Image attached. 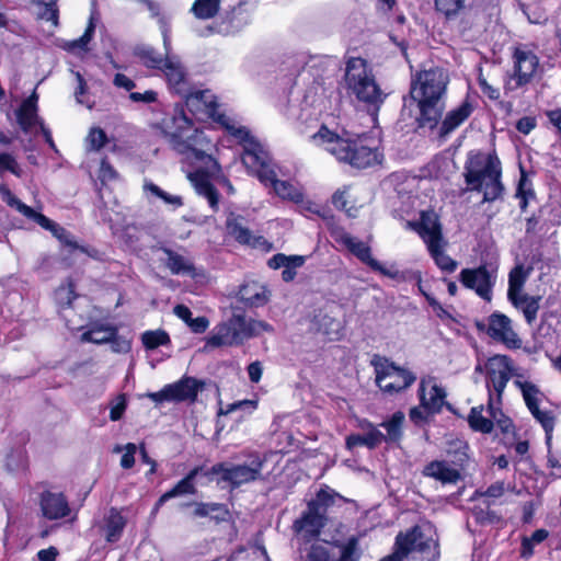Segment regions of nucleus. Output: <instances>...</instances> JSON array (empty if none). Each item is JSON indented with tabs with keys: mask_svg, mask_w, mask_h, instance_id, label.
I'll use <instances>...</instances> for the list:
<instances>
[{
	"mask_svg": "<svg viewBox=\"0 0 561 561\" xmlns=\"http://www.w3.org/2000/svg\"><path fill=\"white\" fill-rule=\"evenodd\" d=\"M163 127L170 138L172 148L184 156L193 167L187 171V179L198 195L204 196L214 211L218 210L219 193L213 181L221 175L219 163L207 153L211 142L193 126L182 107H175L171 117L163 119Z\"/></svg>",
	"mask_w": 561,
	"mask_h": 561,
	"instance_id": "f257e3e1",
	"label": "nucleus"
},
{
	"mask_svg": "<svg viewBox=\"0 0 561 561\" xmlns=\"http://www.w3.org/2000/svg\"><path fill=\"white\" fill-rule=\"evenodd\" d=\"M449 77L446 70L433 67L419 71L412 79L411 98L417 103L420 122L433 128L445 108V95Z\"/></svg>",
	"mask_w": 561,
	"mask_h": 561,
	"instance_id": "f03ea898",
	"label": "nucleus"
},
{
	"mask_svg": "<svg viewBox=\"0 0 561 561\" xmlns=\"http://www.w3.org/2000/svg\"><path fill=\"white\" fill-rule=\"evenodd\" d=\"M463 169L466 184L471 191L482 192L483 202H493L502 195V168L495 153L470 151Z\"/></svg>",
	"mask_w": 561,
	"mask_h": 561,
	"instance_id": "7ed1b4c3",
	"label": "nucleus"
},
{
	"mask_svg": "<svg viewBox=\"0 0 561 561\" xmlns=\"http://www.w3.org/2000/svg\"><path fill=\"white\" fill-rule=\"evenodd\" d=\"M312 140L339 161L358 169L368 168L381 161V153L377 149L365 146L359 140H351L345 137V134L337 135L325 126L312 136Z\"/></svg>",
	"mask_w": 561,
	"mask_h": 561,
	"instance_id": "20e7f679",
	"label": "nucleus"
},
{
	"mask_svg": "<svg viewBox=\"0 0 561 561\" xmlns=\"http://www.w3.org/2000/svg\"><path fill=\"white\" fill-rule=\"evenodd\" d=\"M248 158H251L253 174L264 186H271L282 199L300 203L304 199L302 188L289 181L278 179L277 167L273 163L263 145L248 133Z\"/></svg>",
	"mask_w": 561,
	"mask_h": 561,
	"instance_id": "39448f33",
	"label": "nucleus"
},
{
	"mask_svg": "<svg viewBox=\"0 0 561 561\" xmlns=\"http://www.w3.org/2000/svg\"><path fill=\"white\" fill-rule=\"evenodd\" d=\"M345 85L347 90L360 102L379 106L383 103L386 94L382 92L368 62L359 57H352L346 61Z\"/></svg>",
	"mask_w": 561,
	"mask_h": 561,
	"instance_id": "423d86ee",
	"label": "nucleus"
},
{
	"mask_svg": "<svg viewBox=\"0 0 561 561\" xmlns=\"http://www.w3.org/2000/svg\"><path fill=\"white\" fill-rule=\"evenodd\" d=\"M245 335V312L242 307L233 306L231 318L218 324L207 337L204 351L226 345L240 344Z\"/></svg>",
	"mask_w": 561,
	"mask_h": 561,
	"instance_id": "0eeeda50",
	"label": "nucleus"
},
{
	"mask_svg": "<svg viewBox=\"0 0 561 561\" xmlns=\"http://www.w3.org/2000/svg\"><path fill=\"white\" fill-rule=\"evenodd\" d=\"M161 33L163 38V47L165 50V62L163 64L160 70L163 71L169 85L176 92L184 94L187 92V82H186V70L179 57L175 55H171V30L170 26L164 22L161 18Z\"/></svg>",
	"mask_w": 561,
	"mask_h": 561,
	"instance_id": "6e6552de",
	"label": "nucleus"
},
{
	"mask_svg": "<svg viewBox=\"0 0 561 561\" xmlns=\"http://www.w3.org/2000/svg\"><path fill=\"white\" fill-rule=\"evenodd\" d=\"M514 73L507 82L511 90L518 89L534 78L539 69L537 55L526 46H518L514 51Z\"/></svg>",
	"mask_w": 561,
	"mask_h": 561,
	"instance_id": "1a4fd4ad",
	"label": "nucleus"
},
{
	"mask_svg": "<svg viewBox=\"0 0 561 561\" xmlns=\"http://www.w3.org/2000/svg\"><path fill=\"white\" fill-rule=\"evenodd\" d=\"M496 277V270H490L485 265L476 268H463L459 274L460 283L486 301L492 299V289Z\"/></svg>",
	"mask_w": 561,
	"mask_h": 561,
	"instance_id": "9d476101",
	"label": "nucleus"
},
{
	"mask_svg": "<svg viewBox=\"0 0 561 561\" xmlns=\"http://www.w3.org/2000/svg\"><path fill=\"white\" fill-rule=\"evenodd\" d=\"M394 546L404 552L405 558L411 552L426 553L427 559L437 554L436 541L419 526L407 533H399Z\"/></svg>",
	"mask_w": 561,
	"mask_h": 561,
	"instance_id": "9b49d317",
	"label": "nucleus"
},
{
	"mask_svg": "<svg viewBox=\"0 0 561 561\" xmlns=\"http://www.w3.org/2000/svg\"><path fill=\"white\" fill-rule=\"evenodd\" d=\"M204 477L208 482L215 481L221 489H234L245 481V466L216 463L209 469L204 468Z\"/></svg>",
	"mask_w": 561,
	"mask_h": 561,
	"instance_id": "f8f14e48",
	"label": "nucleus"
},
{
	"mask_svg": "<svg viewBox=\"0 0 561 561\" xmlns=\"http://www.w3.org/2000/svg\"><path fill=\"white\" fill-rule=\"evenodd\" d=\"M370 365L374 367L377 383L391 377H397V381L402 382L403 386H411L416 381V375L412 370L396 365L386 356L375 354Z\"/></svg>",
	"mask_w": 561,
	"mask_h": 561,
	"instance_id": "ddd939ff",
	"label": "nucleus"
},
{
	"mask_svg": "<svg viewBox=\"0 0 561 561\" xmlns=\"http://www.w3.org/2000/svg\"><path fill=\"white\" fill-rule=\"evenodd\" d=\"M488 334L510 348L522 346V340L515 332L512 320L503 313H493L489 317Z\"/></svg>",
	"mask_w": 561,
	"mask_h": 561,
	"instance_id": "4468645a",
	"label": "nucleus"
},
{
	"mask_svg": "<svg viewBox=\"0 0 561 561\" xmlns=\"http://www.w3.org/2000/svg\"><path fill=\"white\" fill-rule=\"evenodd\" d=\"M324 520V510L320 508L319 503H308L307 511L294 523L293 528L309 541L319 536Z\"/></svg>",
	"mask_w": 561,
	"mask_h": 561,
	"instance_id": "2eb2a0df",
	"label": "nucleus"
},
{
	"mask_svg": "<svg viewBox=\"0 0 561 561\" xmlns=\"http://www.w3.org/2000/svg\"><path fill=\"white\" fill-rule=\"evenodd\" d=\"M335 241L347 248L350 252H352L356 257H358L374 271H378L379 273L390 277L396 276V273H391L390 271L386 270L377 260L371 256L370 248L365 242L344 231L336 233Z\"/></svg>",
	"mask_w": 561,
	"mask_h": 561,
	"instance_id": "dca6fc26",
	"label": "nucleus"
},
{
	"mask_svg": "<svg viewBox=\"0 0 561 561\" xmlns=\"http://www.w3.org/2000/svg\"><path fill=\"white\" fill-rule=\"evenodd\" d=\"M15 115L19 126L25 134L32 133L35 127H41L44 124L38 116V94L36 90L21 103Z\"/></svg>",
	"mask_w": 561,
	"mask_h": 561,
	"instance_id": "f3484780",
	"label": "nucleus"
},
{
	"mask_svg": "<svg viewBox=\"0 0 561 561\" xmlns=\"http://www.w3.org/2000/svg\"><path fill=\"white\" fill-rule=\"evenodd\" d=\"M523 397L527 404V408L535 416V419L542 425L547 434V444L550 445L552 438V431L554 427V417L549 411L541 410L539 407L540 392L538 388H522Z\"/></svg>",
	"mask_w": 561,
	"mask_h": 561,
	"instance_id": "a211bd4d",
	"label": "nucleus"
},
{
	"mask_svg": "<svg viewBox=\"0 0 561 561\" xmlns=\"http://www.w3.org/2000/svg\"><path fill=\"white\" fill-rule=\"evenodd\" d=\"M488 382L492 386H505L513 374L508 357L495 355L488 359L484 365Z\"/></svg>",
	"mask_w": 561,
	"mask_h": 561,
	"instance_id": "6ab92c4d",
	"label": "nucleus"
},
{
	"mask_svg": "<svg viewBox=\"0 0 561 561\" xmlns=\"http://www.w3.org/2000/svg\"><path fill=\"white\" fill-rule=\"evenodd\" d=\"M413 227L424 240L427 248L443 241L438 217L433 211L422 213L420 222L415 224Z\"/></svg>",
	"mask_w": 561,
	"mask_h": 561,
	"instance_id": "aec40b11",
	"label": "nucleus"
},
{
	"mask_svg": "<svg viewBox=\"0 0 561 561\" xmlns=\"http://www.w3.org/2000/svg\"><path fill=\"white\" fill-rule=\"evenodd\" d=\"M422 473L424 477L432 478L443 484H456L461 479L459 470L444 460L428 462L423 468Z\"/></svg>",
	"mask_w": 561,
	"mask_h": 561,
	"instance_id": "412c9836",
	"label": "nucleus"
},
{
	"mask_svg": "<svg viewBox=\"0 0 561 561\" xmlns=\"http://www.w3.org/2000/svg\"><path fill=\"white\" fill-rule=\"evenodd\" d=\"M186 105L191 111H203L210 118L219 112L216 95L209 90H197L186 94Z\"/></svg>",
	"mask_w": 561,
	"mask_h": 561,
	"instance_id": "4be33fe9",
	"label": "nucleus"
},
{
	"mask_svg": "<svg viewBox=\"0 0 561 561\" xmlns=\"http://www.w3.org/2000/svg\"><path fill=\"white\" fill-rule=\"evenodd\" d=\"M41 507L44 516L48 519H59L70 513L68 501L61 493H43Z\"/></svg>",
	"mask_w": 561,
	"mask_h": 561,
	"instance_id": "5701e85b",
	"label": "nucleus"
},
{
	"mask_svg": "<svg viewBox=\"0 0 561 561\" xmlns=\"http://www.w3.org/2000/svg\"><path fill=\"white\" fill-rule=\"evenodd\" d=\"M198 388H162L157 392H148L146 397L157 403L194 401Z\"/></svg>",
	"mask_w": 561,
	"mask_h": 561,
	"instance_id": "b1692460",
	"label": "nucleus"
},
{
	"mask_svg": "<svg viewBox=\"0 0 561 561\" xmlns=\"http://www.w3.org/2000/svg\"><path fill=\"white\" fill-rule=\"evenodd\" d=\"M199 474L204 476V467H196L193 470H191L186 474V477H184L182 480H180L171 490L165 492L159 499L157 506H160L168 500L176 497V496L186 495V494H195L196 489H195L193 481Z\"/></svg>",
	"mask_w": 561,
	"mask_h": 561,
	"instance_id": "393cba45",
	"label": "nucleus"
},
{
	"mask_svg": "<svg viewBox=\"0 0 561 561\" xmlns=\"http://www.w3.org/2000/svg\"><path fill=\"white\" fill-rule=\"evenodd\" d=\"M35 222L38 224L42 228L49 230L55 238H57L61 243L78 249L83 253H87L88 255L92 256L93 254L85 249L84 247H80L77 244V242L73 240V237L70 232H68L65 228L59 226L58 224L54 222L43 214H38L36 216Z\"/></svg>",
	"mask_w": 561,
	"mask_h": 561,
	"instance_id": "a878e982",
	"label": "nucleus"
},
{
	"mask_svg": "<svg viewBox=\"0 0 561 561\" xmlns=\"http://www.w3.org/2000/svg\"><path fill=\"white\" fill-rule=\"evenodd\" d=\"M368 432L364 435L353 434L346 437V447L353 449L357 446H366L369 449H374L383 442V433H381L377 426L373 423H367Z\"/></svg>",
	"mask_w": 561,
	"mask_h": 561,
	"instance_id": "bb28decb",
	"label": "nucleus"
},
{
	"mask_svg": "<svg viewBox=\"0 0 561 561\" xmlns=\"http://www.w3.org/2000/svg\"><path fill=\"white\" fill-rule=\"evenodd\" d=\"M167 255L165 265L174 275H194V264L185 256L170 250L163 249Z\"/></svg>",
	"mask_w": 561,
	"mask_h": 561,
	"instance_id": "cd10ccee",
	"label": "nucleus"
},
{
	"mask_svg": "<svg viewBox=\"0 0 561 561\" xmlns=\"http://www.w3.org/2000/svg\"><path fill=\"white\" fill-rule=\"evenodd\" d=\"M421 403L427 413L439 412L445 404L446 392L444 388H421Z\"/></svg>",
	"mask_w": 561,
	"mask_h": 561,
	"instance_id": "c85d7f7f",
	"label": "nucleus"
},
{
	"mask_svg": "<svg viewBox=\"0 0 561 561\" xmlns=\"http://www.w3.org/2000/svg\"><path fill=\"white\" fill-rule=\"evenodd\" d=\"M125 525L124 516L116 508H111L104 526L106 541L116 542L121 538Z\"/></svg>",
	"mask_w": 561,
	"mask_h": 561,
	"instance_id": "c756f323",
	"label": "nucleus"
},
{
	"mask_svg": "<svg viewBox=\"0 0 561 561\" xmlns=\"http://www.w3.org/2000/svg\"><path fill=\"white\" fill-rule=\"evenodd\" d=\"M472 106L468 102H463L455 110L450 111L442 124V131L448 134L460 126L471 114Z\"/></svg>",
	"mask_w": 561,
	"mask_h": 561,
	"instance_id": "7c9ffc66",
	"label": "nucleus"
},
{
	"mask_svg": "<svg viewBox=\"0 0 561 561\" xmlns=\"http://www.w3.org/2000/svg\"><path fill=\"white\" fill-rule=\"evenodd\" d=\"M539 297L528 296L526 294L518 295L510 299V301L519 310H522L526 321L530 324L537 318L539 310Z\"/></svg>",
	"mask_w": 561,
	"mask_h": 561,
	"instance_id": "2f4dec72",
	"label": "nucleus"
},
{
	"mask_svg": "<svg viewBox=\"0 0 561 561\" xmlns=\"http://www.w3.org/2000/svg\"><path fill=\"white\" fill-rule=\"evenodd\" d=\"M404 413L396 412L388 421H383L380 426L387 434H383V442L388 444L398 443L402 437V425L404 422Z\"/></svg>",
	"mask_w": 561,
	"mask_h": 561,
	"instance_id": "473e14b6",
	"label": "nucleus"
},
{
	"mask_svg": "<svg viewBox=\"0 0 561 561\" xmlns=\"http://www.w3.org/2000/svg\"><path fill=\"white\" fill-rule=\"evenodd\" d=\"M220 2L221 0H195L191 12L199 20H209L218 14Z\"/></svg>",
	"mask_w": 561,
	"mask_h": 561,
	"instance_id": "72a5a7b5",
	"label": "nucleus"
},
{
	"mask_svg": "<svg viewBox=\"0 0 561 561\" xmlns=\"http://www.w3.org/2000/svg\"><path fill=\"white\" fill-rule=\"evenodd\" d=\"M211 119L220 124L238 142L245 141V130L228 114L219 111Z\"/></svg>",
	"mask_w": 561,
	"mask_h": 561,
	"instance_id": "f704fd0d",
	"label": "nucleus"
},
{
	"mask_svg": "<svg viewBox=\"0 0 561 561\" xmlns=\"http://www.w3.org/2000/svg\"><path fill=\"white\" fill-rule=\"evenodd\" d=\"M116 334V329L110 325H94L82 334V341L96 344L110 342Z\"/></svg>",
	"mask_w": 561,
	"mask_h": 561,
	"instance_id": "c9c22d12",
	"label": "nucleus"
},
{
	"mask_svg": "<svg viewBox=\"0 0 561 561\" xmlns=\"http://www.w3.org/2000/svg\"><path fill=\"white\" fill-rule=\"evenodd\" d=\"M527 279V273L523 265L514 267L508 275V299L524 294L523 287Z\"/></svg>",
	"mask_w": 561,
	"mask_h": 561,
	"instance_id": "e433bc0d",
	"label": "nucleus"
},
{
	"mask_svg": "<svg viewBox=\"0 0 561 561\" xmlns=\"http://www.w3.org/2000/svg\"><path fill=\"white\" fill-rule=\"evenodd\" d=\"M482 412V405L472 408L468 415V423L473 431L488 434L493 430V421L485 417Z\"/></svg>",
	"mask_w": 561,
	"mask_h": 561,
	"instance_id": "4c0bfd02",
	"label": "nucleus"
},
{
	"mask_svg": "<svg viewBox=\"0 0 561 561\" xmlns=\"http://www.w3.org/2000/svg\"><path fill=\"white\" fill-rule=\"evenodd\" d=\"M135 54L148 68L161 69L165 62V57L163 58L150 46H138L135 50Z\"/></svg>",
	"mask_w": 561,
	"mask_h": 561,
	"instance_id": "58836bf2",
	"label": "nucleus"
},
{
	"mask_svg": "<svg viewBox=\"0 0 561 561\" xmlns=\"http://www.w3.org/2000/svg\"><path fill=\"white\" fill-rule=\"evenodd\" d=\"M0 193L2 199L11 207H14L19 213H21L26 218L35 221L36 216L39 213L35 211L32 207L22 203L11 191L4 186L0 187Z\"/></svg>",
	"mask_w": 561,
	"mask_h": 561,
	"instance_id": "ea45409f",
	"label": "nucleus"
},
{
	"mask_svg": "<svg viewBox=\"0 0 561 561\" xmlns=\"http://www.w3.org/2000/svg\"><path fill=\"white\" fill-rule=\"evenodd\" d=\"M248 307H262L270 301L271 291L265 285L252 283L248 285Z\"/></svg>",
	"mask_w": 561,
	"mask_h": 561,
	"instance_id": "a19ab883",
	"label": "nucleus"
},
{
	"mask_svg": "<svg viewBox=\"0 0 561 561\" xmlns=\"http://www.w3.org/2000/svg\"><path fill=\"white\" fill-rule=\"evenodd\" d=\"M351 187L344 186L333 194L332 203L336 208L343 209L347 213L348 216L354 217L356 216L357 208L351 201Z\"/></svg>",
	"mask_w": 561,
	"mask_h": 561,
	"instance_id": "79ce46f5",
	"label": "nucleus"
},
{
	"mask_svg": "<svg viewBox=\"0 0 561 561\" xmlns=\"http://www.w3.org/2000/svg\"><path fill=\"white\" fill-rule=\"evenodd\" d=\"M141 342L146 350H156L170 343L169 334L163 330H149L141 334Z\"/></svg>",
	"mask_w": 561,
	"mask_h": 561,
	"instance_id": "37998d69",
	"label": "nucleus"
},
{
	"mask_svg": "<svg viewBox=\"0 0 561 561\" xmlns=\"http://www.w3.org/2000/svg\"><path fill=\"white\" fill-rule=\"evenodd\" d=\"M437 266L445 272H454L457 262L447 255L443 249V243L431 245L427 248Z\"/></svg>",
	"mask_w": 561,
	"mask_h": 561,
	"instance_id": "c03bdc74",
	"label": "nucleus"
},
{
	"mask_svg": "<svg viewBox=\"0 0 561 561\" xmlns=\"http://www.w3.org/2000/svg\"><path fill=\"white\" fill-rule=\"evenodd\" d=\"M94 30H95V25H94L92 19H90L89 24H88L83 35L80 36L77 39L67 42L65 44L64 48L66 50H68V51H71V53H81V51L85 53V51H88V44L92 39V36L94 34Z\"/></svg>",
	"mask_w": 561,
	"mask_h": 561,
	"instance_id": "a18cd8bd",
	"label": "nucleus"
},
{
	"mask_svg": "<svg viewBox=\"0 0 561 561\" xmlns=\"http://www.w3.org/2000/svg\"><path fill=\"white\" fill-rule=\"evenodd\" d=\"M144 191L153 195L154 197L162 199L165 204H169L174 208H179L183 205V199L181 196L171 195L150 181H145Z\"/></svg>",
	"mask_w": 561,
	"mask_h": 561,
	"instance_id": "49530a36",
	"label": "nucleus"
},
{
	"mask_svg": "<svg viewBox=\"0 0 561 561\" xmlns=\"http://www.w3.org/2000/svg\"><path fill=\"white\" fill-rule=\"evenodd\" d=\"M227 232L241 244H245L244 218L241 215L230 214L227 218Z\"/></svg>",
	"mask_w": 561,
	"mask_h": 561,
	"instance_id": "de8ad7c7",
	"label": "nucleus"
},
{
	"mask_svg": "<svg viewBox=\"0 0 561 561\" xmlns=\"http://www.w3.org/2000/svg\"><path fill=\"white\" fill-rule=\"evenodd\" d=\"M305 262L306 257L302 255H286L283 253H278L268 260L267 265L273 270H277L280 267H285L288 264H291L294 266H302Z\"/></svg>",
	"mask_w": 561,
	"mask_h": 561,
	"instance_id": "09e8293b",
	"label": "nucleus"
},
{
	"mask_svg": "<svg viewBox=\"0 0 561 561\" xmlns=\"http://www.w3.org/2000/svg\"><path fill=\"white\" fill-rule=\"evenodd\" d=\"M137 446L133 443H128L125 446H115L114 453H123L121 458V467L124 469H130L135 465V454Z\"/></svg>",
	"mask_w": 561,
	"mask_h": 561,
	"instance_id": "8fccbe9b",
	"label": "nucleus"
},
{
	"mask_svg": "<svg viewBox=\"0 0 561 561\" xmlns=\"http://www.w3.org/2000/svg\"><path fill=\"white\" fill-rule=\"evenodd\" d=\"M489 413L504 434L514 433V425L512 420L505 416L500 410L494 409L492 403H489Z\"/></svg>",
	"mask_w": 561,
	"mask_h": 561,
	"instance_id": "3c124183",
	"label": "nucleus"
},
{
	"mask_svg": "<svg viewBox=\"0 0 561 561\" xmlns=\"http://www.w3.org/2000/svg\"><path fill=\"white\" fill-rule=\"evenodd\" d=\"M225 513L224 505L218 503H197L194 510L195 517H206L216 514L215 517L218 518L220 514Z\"/></svg>",
	"mask_w": 561,
	"mask_h": 561,
	"instance_id": "603ef678",
	"label": "nucleus"
},
{
	"mask_svg": "<svg viewBox=\"0 0 561 561\" xmlns=\"http://www.w3.org/2000/svg\"><path fill=\"white\" fill-rule=\"evenodd\" d=\"M107 140L106 134L101 128H92L87 136V147L89 150L99 151Z\"/></svg>",
	"mask_w": 561,
	"mask_h": 561,
	"instance_id": "864d4df0",
	"label": "nucleus"
},
{
	"mask_svg": "<svg viewBox=\"0 0 561 561\" xmlns=\"http://www.w3.org/2000/svg\"><path fill=\"white\" fill-rule=\"evenodd\" d=\"M548 537V531L545 529H537L531 537L523 539V557H529L533 553L534 545L542 542Z\"/></svg>",
	"mask_w": 561,
	"mask_h": 561,
	"instance_id": "5fc2aeb1",
	"label": "nucleus"
},
{
	"mask_svg": "<svg viewBox=\"0 0 561 561\" xmlns=\"http://www.w3.org/2000/svg\"><path fill=\"white\" fill-rule=\"evenodd\" d=\"M436 9L445 15L458 13L465 5V0H435Z\"/></svg>",
	"mask_w": 561,
	"mask_h": 561,
	"instance_id": "6e6d98bb",
	"label": "nucleus"
},
{
	"mask_svg": "<svg viewBox=\"0 0 561 561\" xmlns=\"http://www.w3.org/2000/svg\"><path fill=\"white\" fill-rule=\"evenodd\" d=\"M127 407L125 394H118L110 403V419L118 421L122 419Z\"/></svg>",
	"mask_w": 561,
	"mask_h": 561,
	"instance_id": "4d7b16f0",
	"label": "nucleus"
},
{
	"mask_svg": "<svg viewBox=\"0 0 561 561\" xmlns=\"http://www.w3.org/2000/svg\"><path fill=\"white\" fill-rule=\"evenodd\" d=\"M9 171L16 176H21V169L15 158L10 153H0V174Z\"/></svg>",
	"mask_w": 561,
	"mask_h": 561,
	"instance_id": "13d9d810",
	"label": "nucleus"
},
{
	"mask_svg": "<svg viewBox=\"0 0 561 561\" xmlns=\"http://www.w3.org/2000/svg\"><path fill=\"white\" fill-rule=\"evenodd\" d=\"M358 540L355 537H352L347 540V542L343 546L341 557L339 561H358L357 553Z\"/></svg>",
	"mask_w": 561,
	"mask_h": 561,
	"instance_id": "bf43d9fd",
	"label": "nucleus"
},
{
	"mask_svg": "<svg viewBox=\"0 0 561 561\" xmlns=\"http://www.w3.org/2000/svg\"><path fill=\"white\" fill-rule=\"evenodd\" d=\"M263 466L264 462L257 455L248 456V482L260 478V471Z\"/></svg>",
	"mask_w": 561,
	"mask_h": 561,
	"instance_id": "052dcab7",
	"label": "nucleus"
},
{
	"mask_svg": "<svg viewBox=\"0 0 561 561\" xmlns=\"http://www.w3.org/2000/svg\"><path fill=\"white\" fill-rule=\"evenodd\" d=\"M56 300L61 307L70 306L75 299L73 287L71 284L59 287L56 293Z\"/></svg>",
	"mask_w": 561,
	"mask_h": 561,
	"instance_id": "680f3d73",
	"label": "nucleus"
},
{
	"mask_svg": "<svg viewBox=\"0 0 561 561\" xmlns=\"http://www.w3.org/2000/svg\"><path fill=\"white\" fill-rule=\"evenodd\" d=\"M306 561H331L325 547L314 545L311 547Z\"/></svg>",
	"mask_w": 561,
	"mask_h": 561,
	"instance_id": "e2e57ef3",
	"label": "nucleus"
},
{
	"mask_svg": "<svg viewBox=\"0 0 561 561\" xmlns=\"http://www.w3.org/2000/svg\"><path fill=\"white\" fill-rule=\"evenodd\" d=\"M117 178V173L114 168L103 159L101 161L100 170H99V179L102 183H106L113 181Z\"/></svg>",
	"mask_w": 561,
	"mask_h": 561,
	"instance_id": "0e129e2a",
	"label": "nucleus"
},
{
	"mask_svg": "<svg viewBox=\"0 0 561 561\" xmlns=\"http://www.w3.org/2000/svg\"><path fill=\"white\" fill-rule=\"evenodd\" d=\"M267 331H272V327L268 323L257 320L248 321V337L260 335Z\"/></svg>",
	"mask_w": 561,
	"mask_h": 561,
	"instance_id": "69168bd1",
	"label": "nucleus"
},
{
	"mask_svg": "<svg viewBox=\"0 0 561 561\" xmlns=\"http://www.w3.org/2000/svg\"><path fill=\"white\" fill-rule=\"evenodd\" d=\"M41 18L53 22L54 25L58 24V9L55 2L44 3V9L41 12Z\"/></svg>",
	"mask_w": 561,
	"mask_h": 561,
	"instance_id": "338daca9",
	"label": "nucleus"
},
{
	"mask_svg": "<svg viewBox=\"0 0 561 561\" xmlns=\"http://www.w3.org/2000/svg\"><path fill=\"white\" fill-rule=\"evenodd\" d=\"M110 342L111 348L115 353H128L131 348L130 342L121 336L115 335Z\"/></svg>",
	"mask_w": 561,
	"mask_h": 561,
	"instance_id": "774afa93",
	"label": "nucleus"
}]
</instances>
